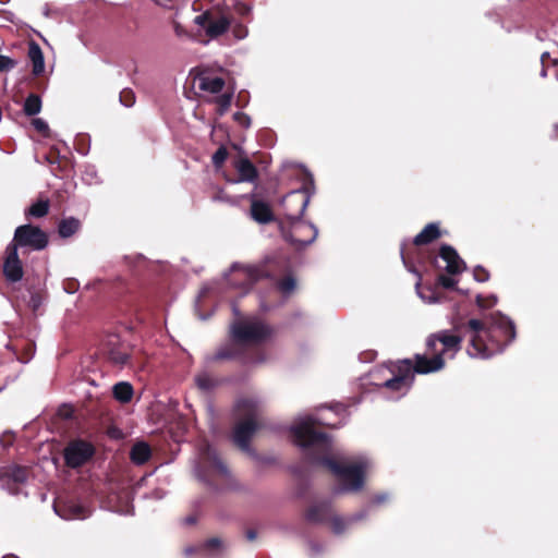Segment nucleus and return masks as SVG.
I'll list each match as a JSON object with an SVG mask.
<instances>
[{
    "instance_id": "f257e3e1",
    "label": "nucleus",
    "mask_w": 558,
    "mask_h": 558,
    "mask_svg": "<svg viewBox=\"0 0 558 558\" xmlns=\"http://www.w3.org/2000/svg\"><path fill=\"white\" fill-rule=\"evenodd\" d=\"M316 425L337 427L325 416L314 417L303 415L295 420L290 430L294 442L303 449L313 451L312 460L328 468L340 481L342 490L356 492L364 485V477L371 468V461L365 457H357L353 460L328 457L331 452V440L324 433L315 430Z\"/></svg>"
},
{
    "instance_id": "f03ea898",
    "label": "nucleus",
    "mask_w": 558,
    "mask_h": 558,
    "mask_svg": "<svg viewBox=\"0 0 558 558\" xmlns=\"http://www.w3.org/2000/svg\"><path fill=\"white\" fill-rule=\"evenodd\" d=\"M427 352L430 355H416L415 365L410 360L399 362L398 374L385 381L384 387L396 392L399 398L410 389L414 374H427L441 369L445 359H453L461 348V338L449 331H440L428 337Z\"/></svg>"
},
{
    "instance_id": "7ed1b4c3",
    "label": "nucleus",
    "mask_w": 558,
    "mask_h": 558,
    "mask_svg": "<svg viewBox=\"0 0 558 558\" xmlns=\"http://www.w3.org/2000/svg\"><path fill=\"white\" fill-rule=\"evenodd\" d=\"M469 328L472 331L468 349L471 357L489 359L502 352L505 347L515 338L513 323L500 313L492 315L488 327L477 319H471Z\"/></svg>"
},
{
    "instance_id": "20e7f679",
    "label": "nucleus",
    "mask_w": 558,
    "mask_h": 558,
    "mask_svg": "<svg viewBox=\"0 0 558 558\" xmlns=\"http://www.w3.org/2000/svg\"><path fill=\"white\" fill-rule=\"evenodd\" d=\"M314 180L312 174L306 173V181L300 190L292 191L288 194L287 198L283 199V205L286 207V217L287 220L292 227L294 231H307L308 236L306 239H301L296 236L294 232H292L289 238L296 243L311 244L313 243L318 234L317 228L302 219V216L310 204L311 196L314 194Z\"/></svg>"
},
{
    "instance_id": "39448f33",
    "label": "nucleus",
    "mask_w": 558,
    "mask_h": 558,
    "mask_svg": "<svg viewBox=\"0 0 558 558\" xmlns=\"http://www.w3.org/2000/svg\"><path fill=\"white\" fill-rule=\"evenodd\" d=\"M262 402L255 397L240 399L235 405L239 422L233 430L234 444L244 451L250 450V440L258 428L257 417Z\"/></svg>"
},
{
    "instance_id": "423d86ee",
    "label": "nucleus",
    "mask_w": 558,
    "mask_h": 558,
    "mask_svg": "<svg viewBox=\"0 0 558 558\" xmlns=\"http://www.w3.org/2000/svg\"><path fill=\"white\" fill-rule=\"evenodd\" d=\"M232 345L257 344L271 335V328L258 317L238 319L230 325Z\"/></svg>"
},
{
    "instance_id": "0eeeda50",
    "label": "nucleus",
    "mask_w": 558,
    "mask_h": 558,
    "mask_svg": "<svg viewBox=\"0 0 558 558\" xmlns=\"http://www.w3.org/2000/svg\"><path fill=\"white\" fill-rule=\"evenodd\" d=\"M195 82H197V85L201 90L218 95L215 98V102L218 105V111L219 114H223L228 111V109L231 106L232 99H233V89L223 90L225 87V81L221 77L209 75L206 72H199L195 76Z\"/></svg>"
},
{
    "instance_id": "6e6552de",
    "label": "nucleus",
    "mask_w": 558,
    "mask_h": 558,
    "mask_svg": "<svg viewBox=\"0 0 558 558\" xmlns=\"http://www.w3.org/2000/svg\"><path fill=\"white\" fill-rule=\"evenodd\" d=\"M331 508L326 502H320L312 506L307 511V520L311 522H324L329 519L331 530L335 534H342L348 530L352 522L356 521L359 515H351L342 518L339 515H331Z\"/></svg>"
},
{
    "instance_id": "1a4fd4ad",
    "label": "nucleus",
    "mask_w": 558,
    "mask_h": 558,
    "mask_svg": "<svg viewBox=\"0 0 558 558\" xmlns=\"http://www.w3.org/2000/svg\"><path fill=\"white\" fill-rule=\"evenodd\" d=\"M48 244L47 234L38 227L24 225L16 228L10 245L27 247L33 251L44 250Z\"/></svg>"
},
{
    "instance_id": "9d476101",
    "label": "nucleus",
    "mask_w": 558,
    "mask_h": 558,
    "mask_svg": "<svg viewBox=\"0 0 558 558\" xmlns=\"http://www.w3.org/2000/svg\"><path fill=\"white\" fill-rule=\"evenodd\" d=\"M194 23L202 27L209 38L214 39L229 31L232 19L222 12L207 11L195 16Z\"/></svg>"
},
{
    "instance_id": "9b49d317",
    "label": "nucleus",
    "mask_w": 558,
    "mask_h": 558,
    "mask_svg": "<svg viewBox=\"0 0 558 558\" xmlns=\"http://www.w3.org/2000/svg\"><path fill=\"white\" fill-rule=\"evenodd\" d=\"M27 480V469L10 465L0 469V486L9 494L17 495L22 493V488Z\"/></svg>"
},
{
    "instance_id": "f8f14e48",
    "label": "nucleus",
    "mask_w": 558,
    "mask_h": 558,
    "mask_svg": "<svg viewBox=\"0 0 558 558\" xmlns=\"http://www.w3.org/2000/svg\"><path fill=\"white\" fill-rule=\"evenodd\" d=\"M260 275L262 272L255 267L234 264L231 266L229 272L225 275V279L234 288L247 290L256 280H258Z\"/></svg>"
},
{
    "instance_id": "ddd939ff",
    "label": "nucleus",
    "mask_w": 558,
    "mask_h": 558,
    "mask_svg": "<svg viewBox=\"0 0 558 558\" xmlns=\"http://www.w3.org/2000/svg\"><path fill=\"white\" fill-rule=\"evenodd\" d=\"M94 453L93 447L85 441L70 444L64 452L65 462L71 468L84 464Z\"/></svg>"
},
{
    "instance_id": "4468645a",
    "label": "nucleus",
    "mask_w": 558,
    "mask_h": 558,
    "mask_svg": "<svg viewBox=\"0 0 558 558\" xmlns=\"http://www.w3.org/2000/svg\"><path fill=\"white\" fill-rule=\"evenodd\" d=\"M3 274L7 280L17 282L23 278V267L14 245H8L3 263Z\"/></svg>"
},
{
    "instance_id": "2eb2a0df",
    "label": "nucleus",
    "mask_w": 558,
    "mask_h": 558,
    "mask_svg": "<svg viewBox=\"0 0 558 558\" xmlns=\"http://www.w3.org/2000/svg\"><path fill=\"white\" fill-rule=\"evenodd\" d=\"M54 511L65 520L85 519L92 513L88 507L75 500H68L62 506H54Z\"/></svg>"
},
{
    "instance_id": "dca6fc26",
    "label": "nucleus",
    "mask_w": 558,
    "mask_h": 558,
    "mask_svg": "<svg viewBox=\"0 0 558 558\" xmlns=\"http://www.w3.org/2000/svg\"><path fill=\"white\" fill-rule=\"evenodd\" d=\"M439 256L445 262V265L439 267L444 268L448 274L457 275L465 269L464 262L451 246L442 245Z\"/></svg>"
},
{
    "instance_id": "f3484780",
    "label": "nucleus",
    "mask_w": 558,
    "mask_h": 558,
    "mask_svg": "<svg viewBox=\"0 0 558 558\" xmlns=\"http://www.w3.org/2000/svg\"><path fill=\"white\" fill-rule=\"evenodd\" d=\"M250 214L252 219L258 223H267L274 219V215L269 205L263 201L255 199L253 196L251 199Z\"/></svg>"
},
{
    "instance_id": "a211bd4d",
    "label": "nucleus",
    "mask_w": 558,
    "mask_h": 558,
    "mask_svg": "<svg viewBox=\"0 0 558 558\" xmlns=\"http://www.w3.org/2000/svg\"><path fill=\"white\" fill-rule=\"evenodd\" d=\"M28 58L33 65V74L36 76L40 75L45 70V60L38 44L31 43L28 48Z\"/></svg>"
},
{
    "instance_id": "6ab92c4d",
    "label": "nucleus",
    "mask_w": 558,
    "mask_h": 558,
    "mask_svg": "<svg viewBox=\"0 0 558 558\" xmlns=\"http://www.w3.org/2000/svg\"><path fill=\"white\" fill-rule=\"evenodd\" d=\"M201 459L204 463L216 469L220 473H226L227 469L219 459L217 451L210 445H206L201 451Z\"/></svg>"
},
{
    "instance_id": "aec40b11",
    "label": "nucleus",
    "mask_w": 558,
    "mask_h": 558,
    "mask_svg": "<svg viewBox=\"0 0 558 558\" xmlns=\"http://www.w3.org/2000/svg\"><path fill=\"white\" fill-rule=\"evenodd\" d=\"M236 171L239 172V180L236 182H253L257 178V171L254 165L246 158L240 159L235 163Z\"/></svg>"
},
{
    "instance_id": "412c9836",
    "label": "nucleus",
    "mask_w": 558,
    "mask_h": 558,
    "mask_svg": "<svg viewBox=\"0 0 558 558\" xmlns=\"http://www.w3.org/2000/svg\"><path fill=\"white\" fill-rule=\"evenodd\" d=\"M439 236V229L436 223H428L413 240L414 244H428Z\"/></svg>"
},
{
    "instance_id": "4be33fe9",
    "label": "nucleus",
    "mask_w": 558,
    "mask_h": 558,
    "mask_svg": "<svg viewBox=\"0 0 558 558\" xmlns=\"http://www.w3.org/2000/svg\"><path fill=\"white\" fill-rule=\"evenodd\" d=\"M130 456H131V460L136 463V464H143L145 463L149 457H150V448L149 446L144 442V441H140V442H136L132 449H131V452H130Z\"/></svg>"
},
{
    "instance_id": "5701e85b",
    "label": "nucleus",
    "mask_w": 558,
    "mask_h": 558,
    "mask_svg": "<svg viewBox=\"0 0 558 558\" xmlns=\"http://www.w3.org/2000/svg\"><path fill=\"white\" fill-rule=\"evenodd\" d=\"M113 396L121 402H129L133 396V388L129 383H118L113 387Z\"/></svg>"
},
{
    "instance_id": "b1692460",
    "label": "nucleus",
    "mask_w": 558,
    "mask_h": 558,
    "mask_svg": "<svg viewBox=\"0 0 558 558\" xmlns=\"http://www.w3.org/2000/svg\"><path fill=\"white\" fill-rule=\"evenodd\" d=\"M280 228H281V232H282V235L284 236V239L287 241H289L290 243H292L295 247H302V246H305L306 244H303V243H296V242H293L289 235L294 232L296 234V236L301 238V239H306L308 236V232L307 231H294L293 230V227L287 221V220H282L280 222Z\"/></svg>"
},
{
    "instance_id": "393cba45",
    "label": "nucleus",
    "mask_w": 558,
    "mask_h": 558,
    "mask_svg": "<svg viewBox=\"0 0 558 558\" xmlns=\"http://www.w3.org/2000/svg\"><path fill=\"white\" fill-rule=\"evenodd\" d=\"M80 228V221L75 218H68L60 222L59 234L62 238H69L73 235Z\"/></svg>"
},
{
    "instance_id": "a878e982",
    "label": "nucleus",
    "mask_w": 558,
    "mask_h": 558,
    "mask_svg": "<svg viewBox=\"0 0 558 558\" xmlns=\"http://www.w3.org/2000/svg\"><path fill=\"white\" fill-rule=\"evenodd\" d=\"M41 110V100L39 96L31 94L24 102V112L27 116H35Z\"/></svg>"
},
{
    "instance_id": "bb28decb",
    "label": "nucleus",
    "mask_w": 558,
    "mask_h": 558,
    "mask_svg": "<svg viewBox=\"0 0 558 558\" xmlns=\"http://www.w3.org/2000/svg\"><path fill=\"white\" fill-rule=\"evenodd\" d=\"M109 357L114 364L124 366L129 364L130 354L124 348H113L109 352Z\"/></svg>"
},
{
    "instance_id": "cd10ccee",
    "label": "nucleus",
    "mask_w": 558,
    "mask_h": 558,
    "mask_svg": "<svg viewBox=\"0 0 558 558\" xmlns=\"http://www.w3.org/2000/svg\"><path fill=\"white\" fill-rule=\"evenodd\" d=\"M49 210V202L48 201H38L34 203L27 210L29 216L40 218L48 214Z\"/></svg>"
},
{
    "instance_id": "c85d7f7f",
    "label": "nucleus",
    "mask_w": 558,
    "mask_h": 558,
    "mask_svg": "<svg viewBox=\"0 0 558 558\" xmlns=\"http://www.w3.org/2000/svg\"><path fill=\"white\" fill-rule=\"evenodd\" d=\"M296 282L291 276L286 277L278 283V288L283 295H289L294 291Z\"/></svg>"
},
{
    "instance_id": "c756f323",
    "label": "nucleus",
    "mask_w": 558,
    "mask_h": 558,
    "mask_svg": "<svg viewBox=\"0 0 558 558\" xmlns=\"http://www.w3.org/2000/svg\"><path fill=\"white\" fill-rule=\"evenodd\" d=\"M222 547L223 546L220 539L211 538L203 545L202 549L208 555H215L216 553H219L222 549Z\"/></svg>"
},
{
    "instance_id": "7c9ffc66",
    "label": "nucleus",
    "mask_w": 558,
    "mask_h": 558,
    "mask_svg": "<svg viewBox=\"0 0 558 558\" xmlns=\"http://www.w3.org/2000/svg\"><path fill=\"white\" fill-rule=\"evenodd\" d=\"M232 35L235 39H244L248 35V29L245 25L236 23L232 26Z\"/></svg>"
},
{
    "instance_id": "2f4dec72",
    "label": "nucleus",
    "mask_w": 558,
    "mask_h": 558,
    "mask_svg": "<svg viewBox=\"0 0 558 558\" xmlns=\"http://www.w3.org/2000/svg\"><path fill=\"white\" fill-rule=\"evenodd\" d=\"M120 101L123 106L131 107L135 101L133 92L129 89L122 90L120 94Z\"/></svg>"
},
{
    "instance_id": "473e14b6",
    "label": "nucleus",
    "mask_w": 558,
    "mask_h": 558,
    "mask_svg": "<svg viewBox=\"0 0 558 558\" xmlns=\"http://www.w3.org/2000/svg\"><path fill=\"white\" fill-rule=\"evenodd\" d=\"M420 288V283H416V289ZM418 296L426 303H436L438 302L437 296L432 290H427V294L424 291L417 290Z\"/></svg>"
},
{
    "instance_id": "72a5a7b5",
    "label": "nucleus",
    "mask_w": 558,
    "mask_h": 558,
    "mask_svg": "<svg viewBox=\"0 0 558 558\" xmlns=\"http://www.w3.org/2000/svg\"><path fill=\"white\" fill-rule=\"evenodd\" d=\"M227 156H228V153L226 150V148L223 147H220L213 156V162L215 166H220L225 162V160L227 159Z\"/></svg>"
},
{
    "instance_id": "f704fd0d",
    "label": "nucleus",
    "mask_w": 558,
    "mask_h": 558,
    "mask_svg": "<svg viewBox=\"0 0 558 558\" xmlns=\"http://www.w3.org/2000/svg\"><path fill=\"white\" fill-rule=\"evenodd\" d=\"M15 66L14 60L7 56L0 54V72L11 70Z\"/></svg>"
},
{
    "instance_id": "c9c22d12",
    "label": "nucleus",
    "mask_w": 558,
    "mask_h": 558,
    "mask_svg": "<svg viewBox=\"0 0 558 558\" xmlns=\"http://www.w3.org/2000/svg\"><path fill=\"white\" fill-rule=\"evenodd\" d=\"M196 384L201 389H209L211 386V380L206 374L198 375L196 377Z\"/></svg>"
},
{
    "instance_id": "e433bc0d",
    "label": "nucleus",
    "mask_w": 558,
    "mask_h": 558,
    "mask_svg": "<svg viewBox=\"0 0 558 558\" xmlns=\"http://www.w3.org/2000/svg\"><path fill=\"white\" fill-rule=\"evenodd\" d=\"M474 278L478 282H485L488 280L489 275L484 268L478 266L474 269Z\"/></svg>"
},
{
    "instance_id": "4c0bfd02",
    "label": "nucleus",
    "mask_w": 558,
    "mask_h": 558,
    "mask_svg": "<svg viewBox=\"0 0 558 558\" xmlns=\"http://www.w3.org/2000/svg\"><path fill=\"white\" fill-rule=\"evenodd\" d=\"M438 281L444 288H453L457 284L456 279H453L452 277H449V276H445V275H440L438 277Z\"/></svg>"
},
{
    "instance_id": "58836bf2",
    "label": "nucleus",
    "mask_w": 558,
    "mask_h": 558,
    "mask_svg": "<svg viewBox=\"0 0 558 558\" xmlns=\"http://www.w3.org/2000/svg\"><path fill=\"white\" fill-rule=\"evenodd\" d=\"M234 120L244 128H248L251 124L250 117L242 112L234 113Z\"/></svg>"
},
{
    "instance_id": "ea45409f",
    "label": "nucleus",
    "mask_w": 558,
    "mask_h": 558,
    "mask_svg": "<svg viewBox=\"0 0 558 558\" xmlns=\"http://www.w3.org/2000/svg\"><path fill=\"white\" fill-rule=\"evenodd\" d=\"M216 357L219 360L233 359V357H235V354L233 352L229 351L228 349L223 348L218 351Z\"/></svg>"
},
{
    "instance_id": "a19ab883",
    "label": "nucleus",
    "mask_w": 558,
    "mask_h": 558,
    "mask_svg": "<svg viewBox=\"0 0 558 558\" xmlns=\"http://www.w3.org/2000/svg\"><path fill=\"white\" fill-rule=\"evenodd\" d=\"M33 125L35 126L36 130H38L40 132H45L48 130V124L43 119H35L33 121Z\"/></svg>"
},
{
    "instance_id": "79ce46f5",
    "label": "nucleus",
    "mask_w": 558,
    "mask_h": 558,
    "mask_svg": "<svg viewBox=\"0 0 558 558\" xmlns=\"http://www.w3.org/2000/svg\"><path fill=\"white\" fill-rule=\"evenodd\" d=\"M496 301H497V300H496V296H492V302H490L489 304H486V303L482 300V298H481V296H477V304H478L480 306H489V305L495 304V303H496Z\"/></svg>"
},
{
    "instance_id": "37998d69",
    "label": "nucleus",
    "mask_w": 558,
    "mask_h": 558,
    "mask_svg": "<svg viewBox=\"0 0 558 558\" xmlns=\"http://www.w3.org/2000/svg\"><path fill=\"white\" fill-rule=\"evenodd\" d=\"M246 536L250 541H253L256 538V533L254 531H248Z\"/></svg>"
},
{
    "instance_id": "c03bdc74",
    "label": "nucleus",
    "mask_w": 558,
    "mask_h": 558,
    "mask_svg": "<svg viewBox=\"0 0 558 558\" xmlns=\"http://www.w3.org/2000/svg\"><path fill=\"white\" fill-rule=\"evenodd\" d=\"M250 11H251V8H250V7L242 5V8H241V10H240V13H241V14H247Z\"/></svg>"
},
{
    "instance_id": "a18cd8bd",
    "label": "nucleus",
    "mask_w": 558,
    "mask_h": 558,
    "mask_svg": "<svg viewBox=\"0 0 558 558\" xmlns=\"http://www.w3.org/2000/svg\"><path fill=\"white\" fill-rule=\"evenodd\" d=\"M384 500H386V496H385V495H378V496H376V498H375V502H377V504H380V502H383Z\"/></svg>"
},
{
    "instance_id": "49530a36",
    "label": "nucleus",
    "mask_w": 558,
    "mask_h": 558,
    "mask_svg": "<svg viewBox=\"0 0 558 558\" xmlns=\"http://www.w3.org/2000/svg\"><path fill=\"white\" fill-rule=\"evenodd\" d=\"M548 58H549V53L548 52L542 53L541 61H542L543 65L545 64V62H546V60Z\"/></svg>"
},
{
    "instance_id": "de8ad7c7",
    "label": "nucleus",
    "mask_w": 558,
    "mask_h": 558,
    "mask_svg": "<svg viewBox=\"0 0 558 558\" xmlns=\"http://www.w3.org/2000/svg\"><path fill=\"white\" fill-rule=\"evenodd\" d=\"M311 550H312V553H313V554H316V553H318V551H319V549H318V548H316V547H315L314 545H312V544H311Z\"/></svg>"
},
{
    "instance_id": "09e8293b",
    "label": "nucleus",
    "mask_w": 558,
    "mask_h": 558,
    "mask_svg": "<svg viewBox=\"0 0 558 558\" xmlns=\"http://www.w3.org/2000/svg\"><path fill=\"white\" fill-rule=\"evenodd\" d=\"M193 551H194V549H193L192 547H187V548L185 549V554H186V555H191Z\"/></svg>"
},
{
    "instance_id": "8fccbe9b",
    "label": "nucleus",
    "mask_w": 558,
    "mask_h": 558,
    "mask_svg": "<svg viewBox=\"0 0 558 558\" xmlns=\"http://www.w3.org/2000/svg\"><path fill=\"white\" fill-rule=\"evenodd\" d=\"M208 291V288L207 287H204L201 291V295L199 296H203L205 293H207Z\"/></svg>"
},
{
    "instance_id": "3c124183",
    "label": "nucleus",
    "mask_w": 558,
    "mask_h": 558,
    "mask_svg": "<svg viewBox=\"0 0 558 558\" xmlns=\"http://www.w3.org/2000/svg\"><path fill=\"white\" fill-rule=\"evenodd\" d=\"M404 247L402 246L401 247V256H402V259H403V263L405 264V258H404Z\"/></svg>"
},
{
    "instance_id": "603ef678",
    "label": "nucleus",
    "mask_w": 558,
    "mask_h": 558,
    "mask_svg": "<svg viewBox=\"0 0 558 558\" xmlns=\"http://www.w3.org/2000/svg\"><path fill=\"white\" fill-rule=\"evenodd\" d=\"M32 302L34 303V308H36L38 305V302L35 300V298H32Z\"/></svg>"
},
{
    "instance_id": "864d4df0",
    "label": "nucleus",
    "mask_w": 558,
    "mask_h": 558,
    "mask_svg": "<svg viewBox=\"0 0 558 558\" xmlns=\"http://www.w3.org/2000/svg\"><path fill=\"white\" fill-rule=\"evenodd\" d=\"M541 75H542L543 77H545V76L547 75V73H546V70H545V69H543V70H542Z\"/></svg>"
},
{
    "instance_id": "5fc2aeb1",
    "label": "nucleus",
    "mask_w": 558,
    "mask_h": 558,
    "mask_svg": "<svg viewBox=\"0 0 558 558\" xmlns=\"http://www.w3.org/2000/svg\"><path fill=\"white\" fill-rule=\"evenodd\" d=\"M233 312L235 315H239V311L235 307H233Z\"/></svg>"
},
{
    "instance_id": "6e6d98bb",
    "label": "nucleus",
    "mask_w": 558,
    "mask_h": 558,
    "mask_svg": "<svg viewBox=\"0 0 558 558\" xmlns=\"http://www.w3.org/2000/svg\"><path fill=\"white\" fill-rule=\"evenodd\" d=\"M3 558H19V557H15V556H5Z\"/></svg>"
},
{
    "instance_id": "4d7b16f0",
    "label": "nucleus",
    "mask_w": 558,
    "mask_h": 558,
    "mask_svg": "<svg viewBox=\"0 0 558 558\" xmlns=\"http://www.w3.org/2000/svg\"><path fill=\"white\" fill-rule=\"evenodd\" d=\"M187 522H189V523H193V519L187 518Z\"/></svg>"
}]
</instances>
